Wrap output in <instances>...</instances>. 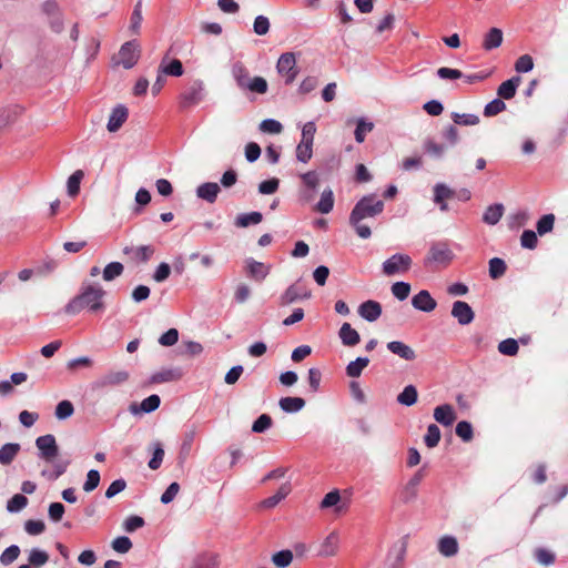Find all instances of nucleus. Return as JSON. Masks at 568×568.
<instances>
[{"instance_id": "nucleus-1", "label": "nucleus", "mask_w": 568, "mask_h": 568, "mask_svg": "<svg viewBox=\"0 0 568 568\" xmlns=\"http://www.w3.org/2000/svg\"><path fill=\"white\" fill-rule=\"evenodd\" d=\"M105 295L106 292L99 284L83 282L78 294L64 306V312L69 315H77L83 311L91 314L103 313Z\"/></svg>"}, {"instance_id": "nucleus-2", "label": "nucleus", "mask_w": 568, "mask_h": 568, "mask_svg": "<svg viewBox=\"0 0 568 568\" xmlns=\"http://www.w3.org/2000/svg\"><path fill=\"white\" fill-rule=\"evenodd\" d=\"M384 211V202L378 200L375 194L363 196L349 214V224L354 227L356 234L361 239H369L372 235L371 227L363 224L364 219L375 217Z\"/></svg>"}, {"instance_id": "nucleus-3", "label": "nucleus", "mask_w": 568, "mask_h": 568, "mask_svg": "<svg viewBox=\"0 0 568 568\" xmlns=\"http://www.w3.org/2000/svg\"><path fill=\"white\" fill-rule=\"evenodd\" d=\"M231 73L240 90L257 94H265L267 92V81L263 77L250 78V72L242 62H234Z\"/></svg>"}, {"instance_id": "nucleus-4", "label": "nucleus", "mask_w": 568, "mask_h": 568, "mask_svg": "<svg viewBox=\"0 0 568 568\" xmlns=\"http://www.w3.org/2000/svg\"><path fill=\"white\" fill-rule=\"evenodd\" d=\"M206 94L207 92L203 80L195 79L180 93L179 106L181 110L194 108L205 100Z\"/></svg>"}, {"instance_id": "nucleus-5", "label": "nucleus", "mask_w": 568, "mask_h": 568, "mask_svg": "<svg viewBox=\"0 0 568 568\" xmlns=\"http://www.w3.org/2000/svg\"><path fill=\"white\" fill-rule=\"evenodd\" d=\"M453 252L448 247V244L445 242L433 243L429 247L428 254L424 260V265L430 266L433 264L436 265H447L453 260Z\"/></svg>"}, {"instance_id": "nucleus-6", "label": "nucleus", "mask_w": 568, "mask_h": 568, "mask_svg": "<svg viewBox=\"0 0 568 568\" xmlns=\"http://www.w3.org/2000/svg\"><path fill=\"white\" fill-rule=\"evenodd\" d=\"M413 264L412 257L407 254L396 253L383 263V273L392 276L407 272Z\"/></svg>"}, {"instance_id": "nucleus-7", "label": "nucleus", "mask_w": 568, "mask_h": 568, "mask_svg": "<svg viewBox=\"0 0 568 568\" xmlns=\"http://www.w3.org/2000/svg\"><path fill=\"white\" fill-rule=\"evenodd\" d=\"M276 70L285 78V84L293 83L298 74L295 54L293 52L281 54L276 63Z\"/></svg>"}, {"instance_id": "nucleus-8", "label": "nucleus", "mask_w": 568, "mask_h": 568, "mask_svg": "<svg viewBox=\"0 0 568 568\" xmlns=\"http://www.w3.org/2000/svg\"><path fill=\"white\" fill-rule=\"evenodd\" d=\"M118 63L124 69L133 68L140 58V44L136 40L124 42L118 53Z\"/></svg>"}, {"instance_id": "nucleus-9", "label": "nucleus", "mask_w": 568, "mask_h": 568, "mask_svg": "<svg viewBox=\"0 0 568 568\" xmlns=\"http://www.w3.org/2000/svg\"><path fill=\"white\" fill-rule=\"evenodd\" d=\"M36 447L39 450V457L48 463L53 462L59 454L55 437L51 434L39 436L36 439Z\"/></svg>"}, {"instance_id": "nucleus-10", "label": "nucleus", "mask_w": 568, "mask_h": 568, "mask_svg": "<svg viewBox=\"0 0 568 568\" xmlns=\"http://www.w3.org/2000/svg\"><path fill=\"white\" fill-rule=\"evenodd\" d=\"M311 295V291L298 281L285 290V292L280 296L278 304L281 306H287L297 301L307 300Z\"/></svg>"}, {"instance_id": "nucleus-11", "label": "nucleus", "mask_w": 568, "mask_h": 568, "mask_svg": "<svg viewBox=\"0 0 568 568\" xmlns=\"http://www.w3.org/2000/svg\"><path fill=\"white\" fill-rule=\"evenodd\" d=\"M129 376L126 371L109 372L93 383V388L99 389L121 385L129 379Z\"/></svg>"}, {"instance_id": "nucleus-12", "label": "nucleus", "mask_w": 568, "mask_h": 568, "mask_svg": "<svg viewBox=\"0 0 568 568\" xmlns=\"http://www.w3.org/2000/svg\"><path fill=\"white\" fill-rule=\"evenodd\" d=\"M338 547H339V536L336 531H332L318 545L316 556H318V557L335 556L338 551Z\"/></svg>"}, {"instance_id": "nucleus-13", "label": "nucleus", "mask_w": 568, "mask_h": 568, "mask_svg": "<svg viewBox=\"0 0 568 568\" xmlns=\"http://www.w3.org/2000/svg\"><path fill=\"white\" fill-rule=\"evenodd\" d=\"M412 305L417 311L430 313L436 308L437 302L428 291L422 290L413 296Z\"/></svg>"}, {"instance_id": "nucleus-14", "label": "nucleus", "mask_w": 568, "mask_h": 568, "mask_svg": "<svg viewBox=\"0 0 568 568\" xmlns=\"http://www.w3.org/2000/svg\"><path fill=\"white\" fill-rule=\"evenodd\" d=\"M129 116L128 108L123 104H118L113 108L109 121L106 124V129L109 132H116L123 123L126 121Z\"/></svg>"}, {"instance_id": "nucleus-15", "label": "nucleus", "mask_w": 568, "mask_h": 568, "mask_svg": "<svg viewBox=\"0 0 568 568\" xmlns=\"http://www.w3.org/2000/svg\"><path fill=\"white\" fill-rule=\"evenodd\" d=\"M161 404V398L159 395H150L149 397L144 398L141 404L132 403L129 406V410L133 415H138L140 413H152L159 408Z\"/></svg>"}, {"instance_id": "nucleus-16", "label": "nucleus", "mask_w": 568, "mask_h": 568, "mask_svg": "<svg viewBox=\"0 0 568 568\" xmlns=\"http://www.w3.org/2000/svg\"><path fill=\"white\" fill-rule=\"evenodd\" d=\"M456 418L457 415L449 404L439 405L434 409V419L445 427L452 426Z\"/></svg>"}, {"instance_id": "nucleus-17", "label": "nucleus", "mask_w": 568, "mask_h": 568, "mask_svg": "<svg viewBox=\"0 0 568 568\" xmlns=\"http://www.w3.org/2000/svg\"><path fill=\"white\" fill-rule=\"evenodd\" d=\"M358 314L367 322H375L382 315V305L376 301L368 300L359 305Z\"/></svg>"}, {"instance_id": "nucleus-18", "label": "nucleus", "mask_w": 568, "mask_h": 568, "mask_svg": "<svg viewBox=\"0 0 568 568\" xmlns=\"http://www.w3.org/2000/svg\"><path fill=\"white\" fill-rule=\"evenodd\" d=\"M221 187L215 182H205L196 187V196L212 204L216 201Z\"/></svg>"}, {"instance_id": "nucleus-19", "label": "nucleus", "mask_w": 568, "mask_h": 568, "mask_svg": "<svg viewBox=\"0 0 568 568\" xmlns=\"http://www.w3.org/2000/svg\"><path fill=\"white\" fill-rule=\"evenodd\" d=\"M455 192L444 183H437L434 186V199L433 201L437 204L440 211H447L446 201L452 199Z\"/></svg>"}, {"instance_id": "nucleus-20", "label": "nucleus", "mask_w": 568, "mask_h": 568, "mask_svg": "<svg viewBox=\"0 0 568 568\" xmlns=\"http://www.w3.org/2000/svg\"><path fill=\"white\" fill-rule=\"evenodd\" d=\"M123 253L131 255L134 261L145 263L154 254V247L152 245H141L136 247H124Z\"/></svg>"}, {"instance_id": "nucleus-21", "label": "nucleus", "mask_w": 568, "mask_h": 568, "mask_svg": "<svg viewBox=\"0 0 568 568\" xmlns=\"http://www.w3.org/2000/svg\"><path fill=\"white\" fill-rule=\"evenodd\" d=\"M437 549L444 557H453L458 554V540L453 536H444L438 540Z\"/></svg>"}, {"instance_id": "nucleus-22", "label": "nucleus", "mask_w": 568, "mask_h": 568, "mask_svg": "<svg viewBox=\"0 0 568 568\" xmlns=\"http://www.w3.org/2000/svg\"><path fill=\"white\" fill-rule=\"evenodd\" d=\"M520 82L521 79L518 75L504 81L497 89L498 97L505 100L513 99Z\"/></svg>"}, {"instance_id": "nucleus-23", "label": "nucleus", "mask_w": 568, "mask_h": 568, "mask_svg": "<svg viewBox=\"0 0 568 568\" xmlns=\"http://www.w3.org/2000/svg\"><path fill=\"white\" fill-rule=\"evenodd\" d=\"M387 348L405 361H414L416 358L414 349L400 341L389 342Z\"/></svg>"}, {"instance_id": "nucleus-24", "label": "nucleus", "mask_w": 568, "mask_h": 568, "mask_svg": "<svg viewBox=\"0 0 568 568\" xmlns=\"http://www.w3.org/2000/svg\"><path fill=\"white\" fill-rule=\"evenodd\" d=\"M338 336L345 346H355L359 343L361 336L356 329H354L349 323H344L338 332Z\"/></svg>"}, {"instance_id": "nucleus-25", "label": "nucleus", "mask_w": 568, "mask_h": 568, "mask_svg": "<svg viewBox=\"0 0 568 568\" xmlns=\"http://www.w3.org/2000/svg\"><path fill=\"white\" fill-rule=\"evenodd\" d=\"M348 507V499H322L320 504V509L329 510L335 516L343 514Z\"/></svg>"}, {"instance_id": "nucleus-26", "label": "nucleus", "mask_w": 568, "mask_h": 568, "mask_svg": "<svg viewBox=\"0 0 568 568\" xmlns=\"http://www.w3.org/2000/svg\"><path fill=\"white\" fill-rule=\"evenodd\" d=\"M21 449L20 444L18 443H7L0 447V464L1 465H10Z\"/></svg>"}, {"instance_id": "nucleus-27", "label": "nucleus", "mask_w": 568, "mask_h": 568, "mask_svg": "<svg viewBox=\"0 0 568 568\" xmlns=\"http://www.w3.org/2000/svg\"><path fill=\"white\" fill-rule=\"evenodd\" d=\"M182 377L180 368H168L152 375L151 382L155 384L179 381Z\"/></svg>"}, {"instance_id": "nucleus-28", "label": "nucleus", "mask_w": 568, "mask_h": 568, "mask_svg": "<svg viewBox=\"0 0 568 568\" xmlns=\"http://www.w3.org/2000/svg\"><path fill=\"white\" fill-rule=\"evenodd\" d=\"M278 405L283 412L293 414L304 408L305 400L302 397H282Z\"/></svg>"}, {"instance_id": "nucleus-29", "label": "nucleus", "mask_w": 568, "mask_h": 568, "mask_svg": "<svg viewBox=\"0 0 568 568\" xmlns=\"http://www.w3.org/2000/svg\"><path fill=\"white\" fill-rule=\"evenodd\" d=\"M406 555V544L402 542L400 546L395 547L388 554L387 565L389 568H403Z\"/></svg>"}, {"instance_id": "nucleus-30", "label": "nucleus", "mask_w": 568, "mask_h": 568, "mask_svg": "<svg viewBox=\"0 0 568 568\" xmlns=\"http://www.w3.org/2000/svg\"><path fill=\"white\" fill-rule=\"evenodd\" d=\"M504 211L505 207L500 203L489 205L484 212L483 221L488 225H495L500 221Z\"/></svg>"}, {"instance_id": "nucleus-31", "label": "nucleus", "mask_w": 568, "mask_h": 568, "mask_svg": "<svg viewBox=\"0 0 568 568\" xmlns=\"http://www.w3.org/2000/svg\"><path fill=\"white\" fill-rule=\"evenodd\" d=\"M503 42V31L498 28H491L484 37L483 47L490 51L500 47Z\"/></svg>"}, {"instance_id": "nucleus-32", "label": "nucleus", "mask_w": 568, "mask_h": 568, "mask_svg": "<svg viewBox=\"0 0 568 568\" xmlns=\"http://www.w3.org/2000/svg\"><path fill=\"white\" fill-rule=\"evenodd\" d=\"M334 207V193L331 189H325L317 202L315 210L322 214H328Z\"/></svg>"}, {"instance_id": "nucleus-33", "label": "nucleus", "mask_w": 568, "mask_h": 568, "mask_svg": "<svg viewBox=\"0 0 568 568\" xmlns=\"http://www.w3.org/2000/svg\"><path fill=\"white\" fill-rule=\"evenodd\" d=\"M142 21H143L142 0H139L135 3L133 11L131 13V17H130L129 30L131 31L132 34H140Z\"/></svg>"}, {"instance_id": "nucleus-34", "label": "nucleus", "mask_w": 568, "mask_h": 568, "mask_svg": "<svg viewBox=\"0 0 568 568\" xmlns=\"http://www.w3.org/2000/svg\"><path fill=\"white\" fill-rule=\"evenodd\" d=\"M159 71L164 75L181 77L184 73L183 64L179 59H173L168 64H164V60L159 67Z\"/></svg>"}, {"instance_id": "nucleus-35", "label": "nucleus", "mask_w": 568, "mask_h": 568, "mask_svg": "<svg viewBox=\"0 0 568 568\" xmlns=\"http://www.w3.org/2000/svg\"><path fill=\"white\" fill-rule=\"evenodd\" d=\"M193 568H219V560L215 554L204 552L193 561Z\"/></svg>"}, {"instance_id": "nucleus-36", "label": "nucleus", "mask_w": 568, "mask_h": 568, "mask_svg": "<svg viewBox=\"0 0 568 568\" xmlns=\"http://www.w3.org/2000/svg\"><path fill=\"white\" fill-rule=\"evenodd\" d=\"M247 271L255 280L263 281L268 275L270 268L263 263L251 258L247 261Z\"/></svg>"}, {"instance_id": "nucleus-37", "label": "nucleus", "mask_w": 568, "mask_h": 568, "mask_svg": "<svg viewBox=\"0 0 568 568\" xmlns=\"http://www.w3.org/2000/svg\"><path fill=\"white\" fill-rule=\"evenodd\" d=\"M263 220L260 212L242 213L236 216L235 225L237 227H247L252 224H258Z\"/></svg>"}, {"instance_id": "nucleus-38", "label": "nucleus", "mask_w": 568, "mask_h": 568, "mask_svg": "<svg viewBox=\"0 0 568 568\" xmlns=\"http://www.w3.org/2000/svg\"><path fill=\"white\" fill-rule=\"evenodd\" d=\"M418 393L414 385H407L397 396V402L404 406H412L417 402Z\"/></svg>"}, {"instance_id": "nucleus-39", "label": "nucleus", "mask_w": 568, "mask_h": 568, "mask_svg": "<svg viewBox=\"0 0 568 568\" xmlns=\"http://www.w3.org/2000/svg\"><path fill=\"white\" fill-rule=\"evenodd\" d=\"M28 561L30 567L40 568L49 561V555L44 550L32 548L29 552Z\"/></svg>"}, {"instance_id": "nucleus-40", "label": "nucleus", "mask_w": 568, "mask_h": 568, "mask_svg": "<svg viewBox=\"0 0 568 568\" xmlns=\"http://www.w3.org/2000/svg\"><path fill=\"white\" fill-rule=\"evenodd\" d=\"M368 357H357L355 361H352L346 366V374L349 377H359L362 375L363 369L368 365Z\"/></svg>"}, {"instance_id": "nucleus-41", "label": "nucleus", "mask_w": 568, "mask_h": 568, "mask_svg": "<svg viewBox=\"0 0 568 568\" xmlns=\"http://www.w3.org/2000/svg\"><path fill=\"white\" fill-rule=\"evenodd\" d=\"M124 271V266L120 262L109 263L102 272V277L105 282H111L116 277L121 276Z\"/></svg>"}, {"instance_id": "nucleus-42", "label": "nucleus", "mask_w": 568, "mask_h": 568, "mask_svg": "<svg viewBox=\"0 0 568 568\" xmlns=\"http://www.w3.org/2000/svg\"><path fill=\"white\" fill-rule=\"evenodd\" d=\"M83 176H84V174H83V171H81V170H77L69 176L68 182H67V189H68V194L71 197H74L79 194L80 184H81Z\"/></svg>"}, {"instance_id": "nucleus-43", "label": "nucleus", "mask_w": 568, "mask_h": 568, "mask_svg": "<svg viewBox=\"0 0 568 568\" xmlns=\"http://www.w3.org/2000/svg\"><path fill=\"white\" fill-rule=\"evenodd\" d=\"M555 215L552 213L542 215L536 224L537 233L542 236L552 231L555 225Z\"/></svg>"}, {"instance_id": "nucleus-44", "label": "nucleus", "mask_w": 568, "mask_h": 568, "mask_svg": "<svg viewBox=\"0 0 568 568\" xmlns=\"http://www.w3.org/2000/svg\"><path fill=\"white\" fill-rule=\"evenodd\" d=\"M440 440V429L436 424H430L424 436V443L428 448H434Z\"/></svg>"}, {"instance_id": "nucleus-45", "label": "nucleus", "mask_w": 568, "mask_h": 568, "mask_svg": "<svg viewBox=\"0 0 568 568\" xmlns=\"http://www.w3.org/2000/svg\"><path fill=\"white\" fill-rule=\"evenodd\" d=\"M374 123L368 122L365 119L361 118L357 120V125L354 132L355 140L357 143H363L365 141L366 133L373 131Z\"/></svg>"}, {"instance_id": "nucleus-46", "label": "nucleus", "mask_w": 568, "mask_h": 568, "mask_svg": "<svg viewBox=\"0 0 568 568\" xmlns=\"http://www.w3.org/2000/svg\"><path fill=\"white\" fill-rule=\"evenodd\" d=\"M272 561L278 568H286L293 561V552L288 549L277 551L272 556Z\"/></svg>"}, {"instance_id": "nucleus-47", "label": "nucleus", "mask_w": 568, "mask_h": 568, "mask_svg": "<svg viewBox=\"0 0 568 568\" xmlns=\"http://www.w3.org/2000/svg\"><path fill=\"white\" fill-rule=\"evenodd\" d=\"M313 156V144L300 141L296 146V159L302 163H307Z\"/></svg>"}, {"instance_id": "nucleus-48", "label": "nucleus", "mask_w": 568, "mask_h": 568, "mask_svg": "<svg viewBox=\"0 0 568 568\" xmlns=\"http://www.w3.org/2000/svg\"><path fill=\"white\" fill-rule=\"evenodd\" d=\"M74 413L73 404L70 400H61L55 407V417L60 420L71 417Z\"/></svg>"}, {"instance_id": "nucleus-49", "label": "nucleus", "mask_w": 568, "mask_h": 568, "mask_svg": "<svg viewBox=\"0 0 568 568\" xmlns=\"http://www.w3.org/2000/svg\"><path fill=\"white\" fill-rule=\"evenodd\" d=\"M506 272V263L499 257H494L489 261V275L496 280L503 276Z\"/></svg>"}, {"instance_id": "nucleus-50", "label": "nucleus", "mask_w": 568, "mask_h": 568, "mask_svg": "<svg viewBox=\"0 0 568 568\" xmlns=\"http://www.w3.org/2000/svg\"><path fill=\"white\" fill-rule=\"evenodd\" d=\"M506 110V103L501 98H496L486 104L484 109L485 116H494Z\"/></svg>"}, {"instance_id": "nucleus-51", "label": "nucleus", "mask_w": 568, "mask_h": 568, "mask_svg": "<svg viewBox=\"0 0 568 568\" xmlns=\"http://www.w3.org/2000/svg\"><path fill=\"white\" fill-rule=\"evenodd\" d=\"M392 294L399 301H404L409 296L410 284L407 282H396L390 287Z\"/></svg>"}, {"instance_id": "nucleus-52", "label": "nucleus", "mask_w": 568, "mask_h": 568, "mask_svg": "<svg viewBox=\"0 0 568 568\" xmlns=\"http://www.w3.org/2000/svg\"><path fill=\"white\" fill-rule=\"evenodd\" d=\"M303 186L310 189L311 191H316L320 184V175L316 171H308L306 173L300 174Z\"/></svg>"}, {"instance_id": "nucleus-53", "label": "nucleus", "mask_w": 568, "mask_h": 568, "mask_svg": "<svg viewBox=\"0 0 568 568\" xmlns=\"http://www.w3.org/2000/svg\"><path fill=\"white\" fill-rule=\"evenodd\" d=\"M518 343L514 338H507L499 343L498 351L503 355L515 356L518 353Z\"/></svg>"}, {"instance_id": "nucleus-54", "label": "nucleus", "mask_w": 568, "mask_h": 568, "mask_svg": "<svg viewBox=\"0 0 568 568\" xmlns=\"http://www.w3.org/2000/svg\"><path fill=\"white\" fill-rule=\"evenodd\" d=\"M272 426V418L267 414L260 415L252 425L253 433H264Z\"/></svg>"}, {"instance_id": "nucleus-55", "label": "nucleus", "mask_w": 568, "mask_h": 568, "mask_svg": "<svg viewBox=\"0 0 568 568\" xmlns=\"http://www.w3.org/2000/svg\"><path fill=\"white\" fill-rule=\"evenodd\" d=\"M20 555V548L17 545H11L4 549L0 556V562L4 566L12 564Z\"/></svg>"}, {"instance_id": "nucleus-56", "label": "nucleus", "mask_w": 568, "mask_h": 568, "mask_svg": "<svg viewBox=\"0 0 568 568\" xmlns=\"http://www.w3.org/2000/svg\"><path fill=\"white\" fill-rule=\"evenodd\" d=\"M100 473L97 469H91L87 474V479L83 484V490L85 493H91L100 484Z\"/></svg>"}, {"instance_id": "nucleus-57", "label": "nucleus", "mask_w": 568, "mask_h": 568, "mask_svg": "<svg viewBox=\"0 0 568 568\" xmlns=\"http://www.w3.org/2000/svg\"><path fill=\"white\" fill-rule=\"evenodd\" d=\"M270 27H271V23H270L268 18L261 14V16H257L254 20L253 31L257 36H265L270 31Z\"/></svg>"}, {"instance_id": "nucleus-58", "label": "nucleus", "mask_w": 568, "mask_h": 568, "mask_svg": "<svg viewBox=\"0 0 568 568\" xmlns=\"http://www.w3.org/2000/svg\"><path fill=\"white\" fill-rule=\"evenodd\" d=\"M538 243L537 234L532 230H525L520 236V244L528 250L536 248Z\"/></svg>"}, {"instance_id": "nucleus-59", "label": "nucleus", "mask_w": 568, "mask_h": 568, "mask_svg": "<svg viewBox=\"0 0 568 568\" xmlns=\"http://www.w3.org/2000/svg\"><path fill=\"white\" fill-rule=\"evenodd\" d=\"M534 68V60L529 54L519 57L515 63V70L518 73H526L531 71Z\"/></svg>"}, {"instance_id": "nucleus-60", "label": "nucleus", "mask_w": 568, "mask_h": 568, "mask_svg": "<svg viewBox=\"0 0 568 568\" xmlns=\"http://www.w3.org/2000/svg\"><path fill=\"white\" fill-rule=\"evenodd\" d=\"M282 124L277 120L266 119L260 123V130L265 133L277 134L282 132Z\"/></svg>"}, {"instance_id": "nucleus-61", "label": "nucleus", "mask_w": 568, "mask_h": 568, "mask_svg": "<svg viewBox=\"0 0 568 568\" xmlns=\"http://www.w3.org/2000/svg\"><path fill=\"white\" fill-rule=\"evenodd\" d=\"M112 548L119 554H126L132 548V541L126 536H120L112 541Z\"/></svg>"}, {"instance_id": "nucleus-62", "label": "nucleus", "mask_w": 568, "mask_h": 568, "mask_svg": "<svg viewBox=\"0 0 568 568\" xmlns=\"http://www.w3.org/2000/svg\"><path fill=\"white\" fill-rule=\"evenodd\" d=\"M534 556L538 562L546 566L552 565L556 560L555 555L545 548H537Z\"/></svg>"}, {"instance_id": "nucleus-63", "label": "nucleus", "mask_w": 568, "mask_h": 568, "mask_svg": "<svg viewBox=\"0 0 568 568\" xmlns=\"http://www.w3.org/2000/svg\"><path fill=\"white\" fill-rule=\"evenodd\" d=\"M144 526V519L140 516H130L123 523V529L126 532H133Z\"/></svg>"}, {"instance_id": "nucleus-64", "label": "nucleus", "mask_w": 568, "mask_h": 568, "mask_svg": "<svg viewBox=\"0 0 568 568\" xmlns=\"http://www.w3.org/2000/svg\"><path fill=\"white\" fill-rule=\"evenodd\" d=\"M45 529V525L42 520H27L24 524V530L31 536H38Z\"/></svg>"}]
</instances>
